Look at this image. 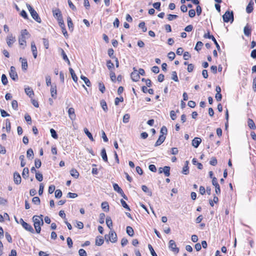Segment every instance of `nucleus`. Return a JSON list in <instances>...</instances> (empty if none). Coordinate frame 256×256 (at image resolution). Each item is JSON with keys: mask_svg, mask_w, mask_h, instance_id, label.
Instances as JSON below:
<instances>
[{"mask_svg": "<svg viewBox=\"0 0 256 256\" xmlns=\"http://www.w3.org/2000/svg\"><path fill=\"white\" fill-rule=\"evenodd\" d=\"M43 216L40 214V216H34L32 217V220L34 222V225L36 232L38 234H40L41 231L40 226H42L44 224L42 219Z\"/></svg>", "mask_w": 256, "mask_h": 256, "instance_id": "nucleus-1", "label": "nucleus"}, {"mask_svg": "<svg viewBox=\"0 0 256 256\" xmlns=\"http://www.w3.org/2000/svg\"><path fill=\"white\" fill-rule=\"evenodd\" d=\"M26 6L32 18L38 22L40 23L41 19L37 12L33 8L30 4H26Z\"/></svg>", "mask_w": 256, "mask_h": 256, "instance_id": "nucleus-2", "label": "nucleus"}, {"mask_svg": "<svg viewBox=\"0 0 256 256\" xmlns=\"http://www.w3.org/2000/svg\"><path fill=\"white\" fill-rule=\"evenodd\" d=\"M223 20L225 22H232L234 20V12L232 11L227 10L222 16Z\"/></svg>", "mask_w": 256, "mask_h": 256, "instance_id": "nucleus-3", "label": "nucleus"}, {"mask_svg": "<svg viewBox=\"0 0 256 256\" xmlns=\"http://www.w3.org/2000/svg\"><path fill=\"white\" fill-rule=\"evenodd\" d=\"M168 248L176 254L179 252V248L176 246V244L174 240H170L169 241Z\"/></svg>", "mask_w": 256, "mask_h": 256, "instance_id": "nucleus-4", "label": "nucleus"}, {"mask_svg": "<svg viewBox=\"0 0 256 256\" xmlns=\"http://www.w3.org/2000/svg\"><path fill=\"white\" fill-rule=\"evenodd\" d=\"M10 76L11 78L14 81L18 80V76L16 68L14 66H12L10 68Z\"/></svg>", "mask_w": 256, "mask_h": 256, "instance_id": "nucleus-5", "label": "nucleus"}, {"mask_svg": "<svg viewBox=\"0 0 256 256\" xmlns=\"http://www.w3.org/2000/svg\"><path fill=\"white\" fill-rule=\"evenodd\" d=\"M6 41L8 46L11 48L12 44L16 42V38L12 34H10L6 36Z\"/></svg>", "mask_w": 256, "mask_h": 256, "instance_id": "nucleus-6", "label": "nucleus"}, {"mask_svg": "<svg viewBox=\"0 0 256 256\" xmlns=\"http://www.w3.org/2000/svg\"><path fill=\"white\" fill-rule=\"evenodd\" d=\"M108 238L109 240L112 243H114L116 242L118 240L117 235L116 233L114 230H111L109 232Z\"/></svg>", "mask_w": 256, "mask_h": 256, "instance_id": "nucleus-7", "label": "nucleus"}, {"mask_svg": "<svg viewBox=\"0 0 256 256\" xmlns=\"http://www.w3.org/2000/svg\"><path fill=\"white\" fill-rule=\"evenodd\" d=\"M131 78L134 82H137L140 78L139 74L137 72L135 68H134V72L131 73Z\"/></svg>", "mask_w": 256, "mask_h": 256, "instance_id": "nucleus-8", "label": "nucleus"}, {"mask_svg": "<svg viewBox=\"0 0 256 256\" xmlns=\"http://www.w3.org/2000/svg\"><path fill=\"white\" fill-rule=\"evenodd\" d=\"M22 178L20 174L16 172L14 173V184H20Z\"/></svg>", "mask_w": 256, "mask_h": 256, "instance_id": "nucleus-9", "label": "nucleus"}, {"mask_svg": "<svg viewBox=\"0 0 256 256\" xmlns=\"http://www.w3.org/2000/svg\"><path fill=\"white\" fill-rule=\"evenodd\" d=\"M68 114L69 118L71 120H76V115L75 114L74 109L73 108H70L68 109Z\"/></svg>", "mask_w": 256, "mask_h": 256, "instance_id": "nucleus-10", "label": "nucleus"}, {"mask_svg": "<svg viewBox=\"0 0 256 256\" xmlns=\"http://www.w3.org/2000/svg\"><path fill=\"white\" fill-rule=\"evenodd\" d=\"M22 226L27 231L30 232L32 234L34 232V230L32 226L27 222H23V224H22Z\"/></svg>", "mask_w": 256, "mask_h": 256, "instance_id": "nucleus-11", "label": "nucleus"}, {"mask_svg": "<svg viewBox=\"0 0 256 256\" xmlns=\"http://www.w3.org/2000/svg\"><path fill=\"white\" fill-rule=\"evenodd\" d=\"M31 50L34 58H36L38 55V51L35 42H31Z\"/></svg>", "mask_w": 256, "mask_h": 256, "instance_id": "nucleus-12", "label": "nucleus"}, {"mask_svg": "<svg viewBox=\"0 0 256 256\" xmlns=\"http://www.w3.org/2000/svg\"><path fill=\"white\" fill-rule=\"evenodd\" d=\"M202 142V140L200 138H194L192 140V146H194L195 148H197L200 144Z\"/></svg>", "mask_w": 256, "mask_h": 256, "instance_id": "nucleus-13", "label": "nucleus"}, {"mask_svg": "<svg viewBox=\"0 0 256 256\" xmlns=\"http://www.w3.org/2000/svg\"><path fill=\"white\" fill-rule=\"evenodd\" d=\"M24 91L26 94L31 98H32V97L34 96V92L33 90L29 86L26 87L24 88Z\"/></svg>", "mask_w": 256, "mask_h": 256, "instance_id": "nucleus-14", "label": "nucleus"}, {"mask_svg": "<svg viewBox=\"0 0 256 256\" xmlns=\"http://www.w3.org/2000/svg\"><path fill=\"white\" fill-rule=\"evenodd\" d=\"M52 12H53L54 16L55 18H56L57 20H59V18H62V14H61V12L60 11V10L59 9L57 8L54 10H53Z\"/></svg>", "mask_w": 256, "mask_h": 256, "instance_id": "nucleus-15", "label": "nucleus"}, {"mask_svg": "<svg viewBox=\"0 0 256 256\" xmlns=\"http://www.w3.org/2000/svg\"><path fill=\"white\" fill-rule=\"evenodd\" d=\"M166 139V136L160 135L158 140H156L154 144V146H160L163 142Z\"/></svg>", "mask_w": 256, "mask_h": 256, "instance_id": "nucleus-16", "label": "nucleus"}, {"mask_svg": "<svg viewBox=\"0 0 256 256\" xmlns=\"http://www.w3.org/2000/svg\"><path fill=\"white\" fill-rule=\"evenodd\" d=\"M254 2L252 0H250L248 5L246 8V12L248 14L251 13L253 11V6H254Z\"/></svg>", "mask_w": 256, "mask_h": 256, "instance_id": "nucleus-17", "label": "nucleus"}, {"mask_svg": "<svg viewBox=\"0 0 256 256\" xmlns=\"http://www.w3.org/2000/svg\"><path fill=\"white\" fill-rule=\"evenodd\" d=\"M104 242V240L101 236H98L96 238V244L98 246H102Z\"/></svg>", "mask_w": 256, "mask_h": 256, "instance_id": "nucleus-18", "label": "nucleus"}, {"mask_svg": "<svg viewBox=\"0 0 256 256\" xmlns=\"http://www.w3.org/2000/svg\"><path fill=\"white\" fill-rule=\"evenodd\" d=\"M20 60L22 62V69L24 70H26L28 68V62L26 59L20 58Z\"/></svg>", "mask_w": 256, "mask_h": 256, "instance_id": "nucleus-19", "label": "nucleus"}, {"mask_svg": "<svg viewBox=\"0 0 256 256\" xmlns=\"http://www.w3.org/2000/svg\"><path fill=\"white\" fill-rule=\"evenodd\" d=\"M60 50L61 52V54H62V56L64 60L66 62L68 65H70V61L69 60H68L66 52L62 48H60Z\"/></svg>", "mask_w": 256, "mask_h": 256, "instance_id": "nucleus-20", "label": "nucleus"}, {"mask_svg": "<svg viewBox=\"0 0 256 256\" xmlns=\"http://www.w3.org/2000/svg\"><path fill=\"white\" fill-rule=\"evenodd\" d=\"M100 155L102 157L103 160L105 162H108V156L106 152V150L104 148H103L100 152Z\"/></svg>", "mask_w": 256, "mask_h": 256, "instance_id": "nucleus-21", "label": "nucleus"}, {"mask_svg": "<svg viewBox=\"0 0 256 256\" xmlns=\"http://www.w3.org/2000/svg\"><path fill=\"white\" fill-rule=\"evenodd\" d=\"M50 94L54 98H56V86H52L50 88Z\"/></svg>", "mask_w": 256, "mask_h": 256, "instance_id": "nucleus-22", "label": "nucleus"}, {"mask_svg": "<svg viewBox=\"0 0 256 256\" xmlns=\"http://www.w3.org/2000/svg\"><path fill=\"white\" fill-rule=\"evenodd\" d=\"M18 42L20 46H24L23 48H24L26 46V37L20 36L18 38Z\"/></svg>", "mask_w": 256, "mask_h": 256, "instance_id": "nucleus-23", "label": "nucleus"}, {"mask_svg": "<svg viewBox=\"0 0 256 256\" xmlns=\"http://www.w3.org/2000/svg\"><path fill=\"white\" fill-rule=\"evenodd\" d=\"M244 32L246 36H249L251 34V28L247 24L244 28Z\"/></svg>", "mask_w": 256, "mask_h": 256, "instance_id": "nucleus-24", "label": "nucleus"}, {"mask_svg": "<svg viewBox=\"0 0 256 256\" xmlns=\"http://www.w3.org/2000/svg\"><path fill=\"white\" fill-rule=\"evenodd\" d=\"M248 127L252 130H255L256 128V126L254 122L250 118L248 119Z\"/></svg>", "mask_w": 256, "mask_h": 256, "instance_id": "nucleus-25", "label": "nucleus"}, {"mask_svg": "<svg viewBox=\"0 0 256 256\" xmlns=\"http://www.w3.org/2000/svg\"><path fill=\"white\" fill-rule=\"evenodd\" d=\"M67 22H68V29L71 32L73 31L74 30V26L73 23L72 22V20L70 17H68L67 18Z\"/></svg>", "mask_w": 256, "mask_h": 256, "instance_id": "nucleus-26", "label": "nucleus"}, {"mask_svg": "<svg viewBox=\"0 0 256 256\" xmlns=\"http://www.w3.org/2000/svg\"><path fill=\"white\" fill-rule=\"evenodd\" d=\"M101 206L102 209L106 212L109 211V205L108 202H104L102 203Z\"/></svg>", "mask_w": 256, "mask_h": 256, "instance_id": "nucleus-27", "label": "nucleus"}, {"mask_svg": "<svg viewBox=\"0 0 256 256\" xmlns=\"http://www.w3.org/2000/svg\"><path fill=\"white\" fill-rule=\"evenodd\" d=\"M106 224L108 226V227L110 230L112 229V220L110 216H107L106 218Z\"/></svg>", "mask_w": 256, "mask_h": 256, "instance_id": "nucleus-28", "label": "nucleus"}, {"mask_svg": "<svg viewBox=\"0 0 256 256\" xmlns=\"http://www.w3.org/2000/svg\"><path fill=\"white\" fill-rule=\"evenodd\" d=\"M70 174L72 176L76 178H78L79 176V173L78 170L74 168H72L70 171Z\"/></svg>", "mask_w": 256, "mask_h": 256, "instance_id": "nucleus-29", "label": "nucleus"}, {"mask_svg": "<svg viewBox=\"0 0 256 256\" xmlns=\"http://www.w3.org/2000/svg\"><path fill=\"white\" fill-rule=\"evenodd\" d=\"M188 164V162L186 161L185 162V165L183 167L182 171V174H187L189 172Z\"/></svg>", "mask_w": 256, "mask_h": 256, "instance_id": "nucleus-30", "label": "nucleus"}, {"mask_svg": "<svg viewBox=\"0 0 256 256\" xmlns=\"http://www.w3.org/2000/svg\"><path fill=\"white\" fill-rule=\"evenodd\" d=\"M69 70H70V72L72 76V80H74V82H76L78 78V77L76 76V74L74 73V70L71 68H69Z\"/></svg>", "mask_w": 256, "mask_h": 256, "instance_id": "nucleus-31", "label": "nucleus"}, {"mask_svg": "<svg viewBox=\"0 0 256 256\" xmlns=\"http://www.w3.org/2000/svg\"><path fill=\"white\" fill-rule=\"evenodd\" d=\"M126 233L130 236H132L134 234V231L132 227L128 226L126 228Z\"/></svg>", "mask_w": 256, "mask_h": 256, "instance_id": "nucleus-32", "label": "nucleus"}, {"mask_svg": "<svg viewBox=\"0 0 256 256\" xmlns=\"http://www.w3.org/2000/svg\"><path fill=\"white\" fill-rule=\"evenodd\" d=\"M29 170L28 168H24L22 172V176L24 178L26 179L28 176Z\"/></svg>", "mask_w": 256, "mask_h": 256, "instance_id": "nucleus-33", "label": "nucleus"}, {"mask_svg": "<svg viewBox=\"0 0 256 256\" xmlns=\"http://www.w3.org/2000/svg\"><path fill=\"white\" fill-rule=\"evenodd\" d=\"M170 167L168 166H165L164 167L162 170L163 172L164 173L166 176H169L170 175Z\"/></svg>", "mask_w": 256, "mask_h": 256, "instance_id": "nucleus-34", "label": "nucleus"}, {"mask_svg": "<svg viewBox=\"0 0 256 256\" xmlns=\"http://www.w3.org/2000/svg\"><path fill=\"white\" fill-rule=\"evenodd\" d=\"M26 156L28 159H32L34 158V152L32 148H29L26 152Z\"/></svg>", "mask_w": 256, "mask_h": 256, "instance_id": "nucleus-35", "label": "nucleus"}, {"mask_svg": "<svg viewBox=\"0 0 256 256\" xmlns=\"http://www.w3.org/2000/svg\"><path fill=\"white\" fill-rule=\"evenodd\" d=\"M84 132L85 134L88 136V137L90 139V140H92V141H94V138L92 137V134L88 131V128H84Z\"/></svg>", "mask_w": 256, "mask_h": 256, "instance_id": "nucleus-36", "label": "nucleus"}, {"mask_svg": "<svg viewBox=\"0 0 256 256\" xmlns=\"http://www.w3.org/2000/svg\"><path fill=\"white\" fill-rule=\"evenodd\" d=\"M100 105H101V106L102 108L103 109V110L104 111V112H107L108 111V106H107V104H106V101L104 100H100Z\"/></svg>", "mask_w": 256, "mask_h": 256, "instance_id": "nucleus-37", "label": "nucleus"}, {"mask_svg": "<svg viewBox=\"0 0 256 256\" xmlns=\"http://www.w3.org/2000/svg\"><path fill=\"white\" fill-rule=\"evenodd\" d=\"M113 188L114 190L118 192V194L122 192V190L118 186L117 184H114Z\"/></svg>", "mask_w": 256, "mask_h": 256, "instance_id": "nucleus-38", "label": "nucleus"}, {"mask_svg": "<svg viewBox=\"0 0 256 256\" xmlns=\"http://www.w3.org/2000/svg\"><path fill=\"white\" fill-rule=\"evenodd\" d=\"M80 78L84 81V83L88 86H90V82L88 78L84 76H81Z\"/></svg>", "mask_w": 256, "mask_h": 256, "instance_id": "nucleus-39", "label": "nucleus"}, {"mask_svg": "<svg viewBox=\"0 0 256 256\" xmlns=\"http://www.w3.org/2000/svg\"><path fill=\"white\" fill-rule=\"evenodd\" d=\"M142 189L144 192L147 193L148 196H152V192L149 190L148 188L146 186H145V185L142 186Z\"/></svg>", "mask_w": 256, "mask_h": 256, "instance_id": "nucleus-40", "label": "nucleus"}, {"mask_svg": "<svg viewBox=\"0 0 256 256\" xmlns=\"http://www.w3.org/2000/svg\"><path fill=\"white\" fill-rule=\"evenodd\" d=\"M203 45L204 44L202 42H198L194 48V50L197 51H199L200 50H201L202 47L203 46Z\"/></svg>", "mask_w": 256, "mask_h": 256, "instance_id": "nucleus-41", "label": "nucleus"}, {"mask_svg": "<svg viewBox=\"0 0 256 256\" xmlns=\"http://www.w3.org/2000/svg\"><path fill=\"white\" fill-rule=\"evenodd\" d=\"M98 88L99 90L102 92V93H104L106 90V88L104 85L103 82H98Z\"/></svg>", "mask_w": 256, "mask_h": 256, "instance_id": "nucleus-42", "label": "nucleus"}, {"mask_svg": "<svg viewBox=\"0 0 256 256\" xmlns=\"http://www.w3.org/2000/svg\"><path fill=\"white\" fill-rule=\"evenodd\" d=\"M138 27L142 29L143 32H146L147 30V28L145 26V22H142L139 24Z\"/></svg>", "mask_w": 256, "mask_h": 256, "instance_id": "nucleus-43", "label": "nucleus"}, {"mask_svg": "<svg viewBox=\"0 0 256 256\" xmlns=\"http://www.w3.org/2000/svg\"><path fill=\"white\" fill-rule=\"evenodd\" d=\"M168 132V130L166 126H162L160 129V135L164 136L166 135Z\"/></svg>", "mask_w": 256, "mask_h": 256, "instance_id": "nucleus-44", "label": "nucleus"}, {"mask_svg": "<svg viewBox=\"0 0 256 256\" xmlns=\"http://www.w3.org/2000/svg\"><path fill=\"white\" fill-rule=\"evenodd\" d=\"M50 132L52 136L54 138L57 139L58 138V134H56V131L54 129L51 128L50 130Z\"/></svg>", "mask_w": 256, "mask_h": 256, "instance_id": "nucleus-45", "label": "nucleus"}, {"mask_svg": "<svg viewBox=\"0 0 256 256\" xmlns=\"http://www.w3.org/2000/svg\"><path fill=\"white\" fill-rule=\"evenodd\" d=\"M2 82L4 85H6L8 83L7 77L4 74L2 76Z\"/></svg>", "mask_w": 256, "mask_h": 256, "instance_id": "nucleus-46", "label": "nucleus"}, {"mask_svg": "<svg viewBox=\"0 0 256 256\" xmlns=\"http://www.w3.org/2000/svg\"><path fill=\"white\" fill-rule=\"evenodd\" d=\"M172 79L176 82H178L177 73L176 71H174L172 72Z\"/></svg>", "mask_w": 256, "mask_h": 256, "instance_id": "nucleus-47", "label": "nucleus"}, {"mask_svg": "<svg viewBox=\"0 0 256 256\" xmlns=\"http://www.w3.org/2000/svg\"><path fill=\"white\" fill-rule=\"evenodd\" d=\"M120 202H121V204L122 205V206L125 208L127 210L130 211V209L129 207V206L128 205V204L126 203V202L122 199L120 200Z\"/></svg>", "mask_w": 256, "mask_h": 256, "instance_id": "nucleus-48", "label": "nucleus"}, {"mask_svg": "<svg viewBox=\"0 0 256 256\" xmlns=\"http://www.w3.org/2000/svg\"><path fill=\"white\" fill-rule=\"evenodd\" d=\"M6 130L7 132H10V122L8 119H6Z\"/></svg>", "mask_w": 256, "mask_h": 256, "instance_id": "nucleus-49", "label": "nucleus"}, {"mask_svg": "<svg viewBox=\"0 0 256 256\" xmlns=\"http://www.w3.org/2000/svg\"><path fill=\"white\" fill-rule=\"evenodd\" d=\"M12 106L14 110H18V102L16 100H12Z\"/></svg>", "mask_w": 256, "mask_h": 256, "instance_id": "nucleus-50", "label": "nucleus"}, {"mask_svg": "<svg viewBox=\"0 0 256 256\" xmlns=\"http://www.w3.org/2000/svg\"><path fill=\"white\" fill-rule=\"evenodd\" d=\"M36 178L39 182H42L43 180L42 174L38 172L36 173Z\"/></svg>", "mask_w": 256, "mask_h": 256, "instance_id": "nucleus-51", "label": "nucleus"}, {"mask_svg": "<svg viewBox=\"0 0 256 256\" xmlns=\"http://www.w3.org/2000/svg\"><path fill=\"white\" fill-rule=\"evenodd\" d=\"M130 118V116L129 114H125L123 117V120H122L123 122L125 123V124L128 123L129 122Z\"/></svg>", "mask_w": 256, "mask_h": 256, "instance_id": "nucleus-52", "label": "nucleus"}, {"mask_svg": "<svg viewBox=\"0 0 256 256\" xmlns=\"http://www.w3.org/2000/svg\"><path fill=\"white\" fill-rule=\"evenodd\" d=\"M148 249L152 256H158L151 244H148Z\"/></svg>", "mask_w": 256, "mask_h": 256, "instance_id": "nucleus-53", "label": "nucleus"}, {"mask_svg": "<svg viewBox=\"0 0 256 256\" xmlns=\"http://www.w3.org/2000/svg\"><path fill=\"white\" fill-rule=\"evenodd\" d=\"M32 202L34 204H40V199L38 196H34L32 199Z\"/></svg>", "mask_w": 256, "mask_h": 256, "instance_id": "nucleus-54", "label": "nucleus"}, {"mask_svg": "<svg viewBox=\"0 0 256 256\" xmlns=\"http://www.w3.org/2000/svg\"><path fill=\"white\" fill-rule=\"evenodd\" d=\"M62 196V192L60 190H56L55 191V197L57 198H60Z\"/></svg>", "mask_w": 256, "mask_h": 256, "instance_id": "nucleus-55", "label": "nucleus"}, {"mask_svg": "<svg viewBox=\"0 0 256 256\" xmlns=\"http://www.w3.org/2000/svg\"><path fill=\"white\" fill-rule=\"evenodd\" d=\"M106 66L108 69L110 70L112 68H114V65L110 60H108L106 61Z\"/></svg>", "mask_w": 256, "mask_h": 256, "instance_id": "nucleus-56", "label": "nucleus"}, {"mask_svg": "<svg viewBox=\"0 0 256 256\" xmlns=\"http://www.w3.org/2000/svg\"><path fill=\"white\" fill-rule=\"evenodd\" d=\"M105 214L104 213H101L100 214L99 222L100 224H102L104 223Z\"/></svg>", "mask_w": 256, "mask_h": 256, "instance_id": "nucleus-57", "label": "nucleus"}, {"mask_svg": "<svg viewBox=\"0 0 256 256\" xmlns=\"http://www.w3.org/2000/svg\"><path fill=\"white\" fill-rule=\"evenodd\" d=\"M218 163L217 160L215 157H212L210 161V164L212 166H214Z\"/></svg>", "mask_w": 256, "mask_h": 256, "instance_id": "nucleus-58", "label": "nucleus"}, {"mask_svg": "<svg viewBox=\"0 0 256 256\" xmlns=\"http://www.w3.org/2000/svg\"><path fill=\"white\" fill-rule=\"evenodd\" d=\"M34 165L36 168H38L42 165V162L40 160L36 158L34 161Z\"/></svg>", "mask_w": 256, "mask_h": 256, "instance_id": "nucleus-59", "label": "nucleus"}, {"mask_svg": "<svg viewBox=\"0 0 256 256\" xmlns=\"http://www.w3.org/2000/svg\"><path fill=\"white\" fill-rule=\"evenodd\" d=\"M124 101L123 97L116 98L114 100V104L116 106L118 105L120 102H122Z\"/></svg>", "mask_w": 256, "mask_h": 256, "instance_id": "nucleus-60", "label": "nucleus"}, {"mask_svg": "<svg viewBox=\"0 0 256 256\" xmlns=\"http://www.w3.org/2000/svg\"><path fill=\"white\" fill-rule=\"evenodd\" d=\"M168 16V20H172L176 18L178 16L176 14H168L167 15Z\"/></svg>", "mask_w": 256, "mask_h": 256, "instance_id": "nucleus-61", "label": "nucleus"}, {"mask_svg": "<svg viewBox=\"0 0 256 256\" xmlns=\"http://www.w3.org/2000/svg\"><path fill=\"white\" fill-rule=\"evenodd\" d=\"M67 244L69 248H72V247L73 242L72 238L70 237H68L66 239Z\"/></svg>", "mask_w": 256, "mask_h": 256, "instance_id": "nucleus-62", "label": "nucleus"}, {"mask_svg": "<svg viewBox=\"0 0 256 256\" xmlns=\"http://www.w3.org/2000/svg\"><path fill=\"white\" fill-rule=\"evenodd\" d=\"M153 6L154 8L158 10H160V2H156L153 4Z\"/></svg>", "mask_w": 256, "mask_h": 256, "instance_id": "nucleus-63", "label": "nucleus"}, {"mask_svg": "<svg viewBox=\"0 0 256 256\" xmlns=\"http://www.w3.org/2000/svg\"><path fill=\"white\" fill-rule=\"evenodd\" d=\"M78 254L80 256H87L86 250L82 248L79 250Z\"/></svg>", "mask_w": 256, "mask_h": 256, "instance_id": "nucleus-64", "label": "nucleus"}]
</instances>
